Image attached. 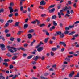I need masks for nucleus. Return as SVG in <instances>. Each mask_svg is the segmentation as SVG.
<instances>
[{
	"label": "nucleus",
	"mask_w": 79,
	"mask_h": 79,
	"mask_svg": "<svg viewBox=\"0 0 79 79\" xmlns=\"http://www.w3.org/2000/svg\"><path fill=\"white\" fill-rule=\"evenodd\" d=\"M68 10V7L65 6V8H64V11H66V10Z\"/></svg>",
	"instance_id": "0e129e2a"
},
{
	"label": "nucleus",
	"mask_w": 79,
	"mask_h": 79,
	"mask_svg": "<svg viewBox=\"0 0 79 79\" xmlns=\"http://www.w3.org/2000/svg\"><path fill=\"white\" fill-rule=\"evenodd\" d=\"M55 29V26H53L50 28V31H52L53 29Z\"/></svg>",
	"instance_id": "dca6fc26"
},
{
	"label": "nucleus",
	"mask_w": 79,
	"mask_h": 79,
	"mask_svg": "<svg viewBox=\"0 0 79 79\" xmlns=\"http://www.w3.org/2000/svg\"><path fill=\"white\" fill-rule=\"evenodd\" d=\"M74 27V25H73L72 26H69V29H71V28H73Z\"/></svg>",
	"instance_id": "bb28decb"
},
{
	"label": "nucleus",
	"mask_w": 79,
	"mask_h": 79,
	"mask_svg": "<svg viewBox=\"0 0 79 79\" xmlns=\"http://www.w3.org/2000/svg\"><path fill=\"white\" fill-rule=\"evenodd\" d=\"M36 42V40H33V41L31 43V46H32L34 43V42Z\"/></svg>",
	"instance_id": "5701e85b"
},
{
	"label": "nucleus",
	"mask_w": 79,
	"mask_h": 79,
	"mask_svg": "<svg viewBox=\"0 0 79 79\" xmlns=\"http://www.w3.org/2000/svg\"><path fill=\"white\" fill-rule=\"evenodd\" d=\"M55 9L53 8L49 10V13H53V12H54V11H55Z\"/></svg>",
	"instance_id": "9b49d317"
},
{
	"label": "nucleus",
	"mask_w": 79,
	"mask_h": 79,
	"mask_svg": "<svg viewBox=\"0 0 79 79\" xmlns=\"http://www.w3.org/2000/svg\"><path fill=\"white\" fill-rule=\"evenodd\" d=\"M75 33L76 32L75 31H72L70 33H69V35H73V34H75Z\"/></svg>",
	"instance_id": "a211bd4d"
},
{
	"label": "nucleus",
	"mask_w": 79,
	"mask_h": 79,
	"mask_svg": "<svg viewBox=\"0 0 79 79\" xmlns=\"http://www.w3.org/2000/svg\"><path fill=\"white\" fill-rule=\"evenodd\" d=\"M14 16H18V13H16L14 14Z\"/></svg>",
	"instance_id": "052dcab7"
},
{
	"label": "nucleus",
	"mask_w": 79,
	"mask_h": 79,
	"mask_svg": "<svg viewBox=\"0 0 79 79\" xmlns=\"http://www.w3.org/2000/svg\"><path fill=\"white\" fill-rule=\"evenodd\" d=\"M43 32H45V33H46L48 32V31H47V30H43Z\"/></svg>",
	"instance_id": "6e6d98bb"
},
{
	"label": "nucleus",
	"mask_w": 79,
	"mask_h": 79,
	"mask_svg": "<svg viewBox=\"0 0 79 79\" xmlns=\"http://www.w3.org/2000/svg\"><path fill=\"white\" fill-rule=\"evenodd\" d=\"M20 10L21 11H23L24 10V9H23V6H21L20 7Z\"/></svg>",
	"instance_id": "a878e982"
},
{
	"label": "nucleus",
	"mask_w": 79,
	"mask_h": 79,
	"mask_svg": "<svg viewBox=\"0 0 79 79\" xmlns=\"http://www.w3.org/2000/svg\"><path fill=\"white\" fill-rule=\"evenodd\" d=\"M10 60L8 59H5L4 60L5 62H8L9 61H10Z\"/></svg>",
	"instance_id": "2f4dec72"
},
{
	"label": "nucleus",
	"mask_w": 79,
	"mask_h": 79,
	"mask_svg": "<svg viewBox=\"0 0 79 79\" xmlns=\"http://www.w3.org/2000/svg\"><path fill=\"white\" fill-rule=\"evenodd\" d=\"M9 66V68L10 69H12V68H14V66H13V65H10Z\"/></svg>",
	"instance_id": "c03bdc74"
},
{
	"label": "nucleus",
	"mask_w": 79,
	"mask_h": 79,
	"mask_svg": "<svg viewBox=\"0 0 79 79\" xmlns=\"http://www.w3.org/2000/svg\"><path fill=\"white\" fill-rule=\"evenodd\" d=\"M19 22H17L15 23V27L16 26H18V25H19Z\"/></svg>",
	"instance_id": "412c9836"
},
{
	"label": "nucleus",
	"mask_w": 79,
	"mask_h": 79,
	"mask_svg": "<svg viewBox=\"0 0 79 79\" xmlns=\"http://www.w3.org/2000/svg\"><path fill=\"white\" fill-rule=\"evenodd\" d=\"M0 79H5V78L3 76L2 73L0 74Z\"/></svg>",
	"instance_id": "f8f14e48"
},
{
	"label": "nucleus",
	"mask_w": 79,
	"mask_h": 79,
	"mask_svg": "<svg viewBox=\"0 0 79 79\" xmlns=\"http://www.w3.org/2000/svg\"><path fill=\"white\" fill-rule=\"evenodd\" d=\"M73 36L74 37H79V35L78 34H75V35H73Z\"/></svg>",
	"instance_id": "49530a36"
},
{
	"label": "nucleus",
	"mask_w": 79,
	"mask_h": 79,
	"mask_svg": "<svg viewBox=\"0 0 79 79\" xmlns=\"http://www.w3.org/2000/svg\"><path fill=\"white\" fill-rule=\"evenodd\" d=\"M9 50L11 53H14V51L13 50H12V49H9Z\"/></svg>",
	"instance_id": "603ef678"
},
{
	"label": "nucleus",
	"mask_w": 79,
	"mask_h": 79,
	"mask_svg": "<svg viewBox=\"0 0 79 79\" xmlns=\"http://www.w3.org/2000/svg\"><path fill=\"white\" fill-rule=\"evenodd\" d=\"M50 71H53V69H52V68H51L49 69Z\"/></svg>",
	"instance_id": "69168bd1"
},
{
	"label": "nucleus",
	"mask_w": 79,
	"mask_h": 79,
	"mask_svg": "<svg viewBox=\"0 0 79 79\" xmlns=\"http://www.w3.org/2000/svg\"><path fill=\"white\" fill-rule=\"evenodd\" d=\"M0 47L2 50H5L6 48H5V45L3 44H1L0 45Z\"/></svg>",
	"instance_id": "f03ea898"
},
{
	"label": "nucleus",
	"mask_w": 79,
	"mask_h": 79,
	"mask_svg": "<svg viewBox=\"0 0 79 79\" xmlns=\"http://www.w3.org/2000/svg\"><path fill=\"white\" fill-rule=\"evenodd\" d=\"M40 78L41 79H48V78H45V77H40Z\"/></svg>",
	"instance_id": "3c124183"
},
{
	"label": "nucleus",
	"mask_w": 79,
	"mask_h": 79,
	"mask_svg": "<svg viewBox=\"0 0 79 79\" xmlns=\"http://www.w3.org/2000/svg\"><path fill=\"white\" fill-rule=\"evenodd\" d=\"M61 4H59L57 5V8L58 9H60V8H61Z\"/></svg>",
	"instance_id": "4be33fe9"
},
{
	"label": "nucleus",
	"mask_w": 79,
	"mask_h": 79,
	"mask_svg": "<svg viewBox=\"0 0 79 79\" xmlns=\"http://www.w3.org/2000/svg\"><path fill=\"white\" fill-rule=\"evenodd\" d=\"M52 51H56V50H57V48H52Z\"/></svg>",
	"instance_id": "cd10ccee"
},
{
	"label": "nucleus",
	"mask_w": 79,
	"mask_h": 79,
	"mask_svg": "<svg viewBox=\"0 0 79 79\" xmlns=\"http://www.w3.org/2000/svg\"><path fill=\"white\" fill-rule=\"evenodd\" d=\"M9 26V23H6L4 26V27H8Z\"/></svg>",
	"instance_id": "f704fd0d"
},
{
	"label": "nucleus",
	"mask_w": 79,
	"mask_h": 79,
	"mask_svg": "<svg viewBox=\"0 0 79 79\" xmlns=\"http://www.w3.org/2000/svg\"><path fill=\"white\" fill-rule=\"evenodd\" d=\"M34 29H31L29 30V32H30V33H31L32 32H34Z\"/></svg>",
	"instance_id": "e433bc0d"
},
{
	"label": "nucleus",
	"mask_w": 79,
	"mask_h": 79,
	"mask_svg": "<svg viewBox=\"0 0 79 79\" xmlns=\"http://www.w3.org/2000/svg\"><path fill=\"white\" fill-rule=\"evenodd\" d=\"M20 50H23V51H25V49L24 48L22 47H20Z\"/></svg>",
	"instance_id": "ea45409f"
},
{
	"label": "nucleus",
	"mask_w": 79,
	"mask_h": 79,
	"mask_svg": "<svg viewBox=\"0 0 79 79\" xmlns=\"http://www.w3.org/2000/svg\"><path fill=\"white\" fill-rule=\"evenodd\" d=\"M18 75H15L14 76L12 79H16V77H18Z\"/></svg>",
	"instance_id": "c756f323"
},
{
	"label": "nucleus",
	"mask_w": 79,
	"mask_h": 79,
	"mask_svg": "<svg viewBox=\"0 0 79 79\" xmlns=\"http://www.w3.org/2000/svg\"><path fill=\"white\" fill-rule=\"evenodd\" d=\"M58 17L59 18H61V15L62 16H64V13H60L58 12Z\"/></svg>",
	"instance_id": "7ed1b4c3"
},
{
	"label": "nucleus",
	"mask_w": 79,
	"mask_h": 79,
	"mask_svg": "<svg viewBox=\"0 0 79 79\" xmlns=\"http://www.w3.org/2000/svg\"><path fill=\"white\" fill-rule=\"evenodd\" d=\"M18 11V10L16 9H15L14 10V12H15V13H17Z\"/></svg>",
	"instance_id": "a18cd8bd"
},
{
	"label": "nucleus",
	"mask_w": 79,
	"mask_h": 79,
	"mask_svg": "<svg viewBox=\"0 0 79 79\" xmlns=\"http://www.w3.org/2000/svg\"><path fill=\"white\" fill-rule=\"evenodd\" d=\"M32 56H33V55H31L30 56H29L27 57V59H29V60L31 59V58H32Z\"/></svg>",
	"instance_id": "b1692460"
},
{
	"label": "nucleus",
	"mask_w": 79,
	"mask_h": 79,
	"mask_svg": "<svg viewBox=\"0 0 79 79\" xmlns=\"http://www.w3.org/2000/svg\"><path fill=\"white\" fill-rule=\"evenodd\" d=\"M33 60L35 61H37L38 60V56H35L33 58Z\"/></svg>",
	"instance_id": "ddd939ff"
},
{
	"label": "nucleus",
	"mask_w": 79,
	"mask_h": 79,
	"mask_svg": "<svg viewBox=\"0 0 79 79\" xmlns=\"http://www.w3.org/2000/svg\"><path fill=\"white\" fill-rule=\"evenodd\" d=\"M44 49V47H39L37 49V51L39 52H40Z\"/></svg>",
	"instance_id": "423d86ee"
},
{
	"label": "nucleus",
	"mask_w": 79,
	"mask_h": 79,
	"mask_svg": "<svg viewBox=\"0 0 79 79\" xmlns=\"http://www.w3.org/2000/svg\"><path fill=\"white\" fill-rule=\"evenodd\" d=\"M22 32H23V31H18V33H17V35H21V34Z\"/></svg>",
	"instance_id": "58836bf2"
},
{
	"label": "nucleus",
	"mask_w": 79,
	"mask_h": 79,
	"mask_svg": "<svg viewBox=\"0 0 79 79\" xmlns=\"http://www.w3.org/2000/svg\"><path fill=\"white\" fill-rule=\"evenodd\" d=\"M4 21V20L3 19H0V22L1 23H3Z\"/></svg>",
	"instance_id": "bf43d9fd"
},
{
	"label": "nucleus",
	"mask_w": 79,
	"mask_h": 79,
	"mask_svg": "<svg viewBox=\"0 0 79 79\" xmlns=\"http://www.w3.org/2000/svg\"><path fill=\"white\" fill-rule=\"evenodd\" d=\"M45 4H46V2L44 1H41L40 3V5H45Z\"/></svg>",
	"instance_id": "0eeeda50"
},
{
	"label": "nucleus",
	"mask_w": 79,
	"mask_h": 79,
	"mask_svg": "<svg viewBox=\"0 0 79 79\" xmlns=\"http://www.w3.org/2000/svg\"><path fill=\"white\" fill-rule=\"evenodd\" d=\"M7 55L9 57H11V56H12V55L10 54L9 53H8L7 54Z\"/></svg>",
	"instance_id": "4d7b16f0"
},
{
	"label": "nucleus",
	"mask_w": 79,
	"mask_h": 79,
	"mask_svg": "<svg viewBox=\"0 0 79 79\" xmlns=\"http://www.w3.org/2000/svg\"><path fill=\"white\" fill-rule=\"evenodd\" d=\"M13 20H9L8 21H7V23H13Z\"/></svg>",
	"instance_id": "4c0bfd02"
},
{
	"label": "nucleus",
	"mask_w": 79,
	"mask_h": 79,
	"mask_svg": "<svg viewBox=\"0 0 79 79\" xmlns=\"http://www.w3.org/2000/svg\"><path fill=\"white\" fill-rule=\"evenodd\" d=\"M13 16V14L11 13L9 15V17L10 18H11L12 17V16Z\"/></svg>",
	"instance_id": "c9c22d12"
},
{
	"label": "nucleus",
	"mask_w": 79,
	"mask_h": 79,
	"mask_svg": "<svg viewBox=\"0 0 79 79\" xmlns=\"http://www.w3.org/2000/svg\"><path fill=\"white\" fill-rule=\"evenodd\" d=\"M53 25H54V26H57V23H56V21H53Z\"/></svg>",
	"instance_id": "2eb2a0df"
},
{
	"label": "nucleus",
	"mask_w": 79,
	"mask_h": 79,
	"mask_svg": "<svg viewBox=\"0 0 79 79\" xmlns=\"http://www.w3.org/2000/svg\"><path fill=\"white\" fill-rule=\"evenodd\" d=\"M41 60H42V61L44 60H45V56H42V58H41Z\"/></svg>",
	"instance_id": "09e8293b"
},
{
	"label": "nucleus",
	"mask_w": 79,
	"mask_h": 79,
	"mask_svg": "<svg viewBox=\"0 0 79 79\" xmlns=\"http://www.w3.org/2000/svg\"><path fill=\"white\" fill-rule=\"evenodd\" d=\"M73 55H68L67 56V57H66L65 58V60H66L67 61H69V62H70V58H72V57H73Z\"/></svg>",
	"instance_id": "f257e3e1"
},
{
	"label": "nucleus",
	"mask_w": 79,
	"mask_h": 79,
	"mask_svg": "<svg viewBox=\"0 0 79 79\" xmlns=\"http://www.w3.org/2000/svg\"><path fill=\"white\" fill-rule=\"evenodd\" d=\"M10 39L11 41L13 42V41H14V40H15V38L13 37H11L10 38Z\"/></svg>",
	"instance_id": "c85d7f7f"
},
{
	"label": "nucleus",
	"mask_w": 79,
	"mask_h": 79,
	"mask_svg": "<svg viewBox=\"0 0 79 79\" xmlns=\"http://www.w3.org/2000/svg\"><path fill=\"white\" fill-rule=\"evenodd\" d=\"M56 33L57 35H61L62 34L61 32L60 31H57Z\"/></svg>",
	"instance_id": "393cba45"
},
{
	"label": "nucleus",
	"mask_w": 79,
	"mask_h": 79,
	"mask_svg": "<svg viewBox=\"0 0 79 79\" xmlns=\"http://www.w3.org/2000/svg\"><path fill=\"white\" fill-rule=\"evenodd\" d=\"M11 35L10 34H8L6 35V36L7 37H10Z\"/></svg>",
	"instance_id": "5fc2aeb1"
},
{
	"label": "nucleus",
	"mask_w": 79,
	"mask_h": 79,
	"mask_svg": "<svg viewBox=\"0 0 79 79\" xmlns=\"http://www.w3.org/2000/svg\"><path fill=\"white\" fill-rule=\"evenodd\" d=\"M55 6V5H51L49 7V8H53Z\"/></svg>",
	"instance_id": "37998d69"
},
{
	"label": "nucleus",
	"mask_w": 79,
	"mask_h": 79,
	"mask_svg": "<svg viewBox=\"0 0 79 79\" xmlns=\"http://www.w3.org/2000/svg\"><path fill=\"white\" fill-rule=\"evenodd\" d=\"M9 10H10V13H13V12L14 11V10L13 9L12 7H9Z\"/></svg>",
	"instance_id": "9d476101"
},
{
	"label": "nucleus",
	"mask_w": 79,
	"mask_h": 79,
	"mask_svg": "<svg viewBox=\"0 0 79 79\" xmlns=\"http://www.w3.org/2000/svg\"><path fill=\"white\" fill-rule=\"evenodd\" d=\"M74 71H73L71 72L70 73L69 75V77H73V76L74 74Z\"/></svg>",
	"instance_id": "39448f33"
},
{
	"label": "nucleus",
	"mask_w": 79,
	"mask_h": 79,
	"mask_svg": "<svg viewBox=\"0 0 79 79\" xmlns=\"http://www.w3.org/2000/svg\"><path fill=\"white\" fill-rule=\"evenodd\" d=\"M14 5H15L13 2H11L10 3V6L11 7V6H14Z\"/></svg>",
	"instance_id": "7c9ffc66"
},
{
	"label": "nucleus",
	"mask_w": 79,
	"mask_h": 79,
	"mask_svg": "<svg viewBox=\"0 0 79 79\" xmlns=\"http://www.w3.org/2000/svg\"><path fill=\"white\" fill-rule=\"evenodd\" d=\"M52 19H55V18H56V15H53L52 17Z\"/></svg>",
	"instance_id": "473e14b6"
},
{
	"label": "nucleus",
	"mask_w": 79,
	"mask_h": 79,
	"mask_svg": "<svg viewBox=\"0 0 79 79\" xmlns=\"http://www.w3.org/2000/svg\"><path fill=\"white\" fill-rule=\"evenodd\" d=\"M10 31L9 30H8L7 29H6L5 30L4 32L6 33H8V32H9Z\"/></svg>",
	"instance_id": "de8ad7c7"
},
{
	"label": "nucleus",
	"mask_w": 79,
	"mask_h": 79,
	"mask_svg": "<svg viewBox=\"0 0 79 79\" xmlns=\"http://www.w3.org/2000/svg\"><path fill=\"white\" fill-rule=\"evenodd\" d=\"M36 21L37 22L38 24H40V22L39 21L37 20H36Z\"/></svg>",
	"instance_id": "774afa93"
},
{
	"label": "nucleus",
	"mask_w": 79,
	"mask_h": 79,
	"mask_svg": "<svg viewBox=\"0 0 79 79\" xmlns=\"http://www.w3.org/2000/svg\"><path fill=\"white\" fill-rule=\"evenodd\" d=\"M28 37L29 39H31V38H32V35L31 34H28Z\"/></svg>",
	"instance_id": "aec40b11"
},
{
	"label": "nucleus",
	"mask_w": 79,
	"mask_h": 79,
	"mask_svg": "<svg viewBox=\"0 0 79 79\" xmlns=\"http://www.w3.org/2000/svg\"><path fill=\"white\" fill-rule=\"evenodd\" d=\"M3 65H5V66H8V64L7 63H3Z\"/></svg>",
	"instance_id": "864d4df0"
},
{
	"label": "nucleus",
	"mask_w": 79,
	"mask_h": 79,
	"mask_svg": "<svg viewBox=\"0 0 79 79\" xmlns=\"http://www.w3.org/2000/svg\"><path fill=\"white\" fill-rule=\"evenodd\" d=\"M65 30H66V31H68L69 30V27H65Z\"/></svg>",
	"instance_id": "79ce46f5"
},
{
	"label": "nucleus",
	"mask_w": 79,
	"mask_h": 79,
	"mask_svg": "<svg viewBox=\"0 0 79 79\" xmlns=\"http://www.w3.org/2000/svg\"><path fill=\"white\" fill-rule=\"evenodd\" d=\"M28 24H25L24 25V28L26 29V28H27L28 27Z\"/></svg>",
	"instance_id": "f3484780"
},
{
	"label": "nucleus",
	"mask_w": 79,
	"mask_h": 79,
	"mask_svg": "<svg viewBox=\"0 0 79 79\" xmlns=\"http://www.w3.org/2000/svg\"><path fill=\"white\" fill-rule=\"evenodd\" d=\"M48 39H49V38H46L44 41L45 43H47V42H48Z\"/></svg>",
	"instance_id": "6ab92c4d"
},
{
	"label": "nucleus",
	"mask_w": 79,
	"mask_h": 79,
	"mask_svg": "<svg viewBox=\"0 0 79 79\" xmlns=\"http://www.w3.org/2000/svg\"><path fill=\"white\" fill-rule=\"evenodd\" d=\"M43 44H44V43H42V42L40 41V42L39 44H38V45H37L36 47V48H39V47H40V46L41 45H43Z\"/></svg>",
	"instance_id": "6e6552de"
},
{
	"label": "nucleus",
	"mask_w": 79,
	"mask_h": 79,
	"mask_svg": "<svg viewBox=\"0 0 79 79\" xmlns=\"http://www.w3.org/2000/svg\"><path fill=\"white\" fill-rule=\"evenodd\" d=\"M17 40L19 42L21 41V39L20 38H17Z\"/></svg>",
	"instance_id": "680f3d73"
},
{
	"label": "nucleus",
	"mask_w": 79,
	"mask_h": 79,
	"mask_svg": "<svg viewBox=\"0 0 79 79\" xmlns=\"http://www.w3.org/2000/svg\"><path fill=\"white\" fill-rule=\"evenodd\" d=\"M45 25L44 24H41V25L40 26V27H42V26H45Z\"/></svg>",
	"instance_id": "338daca9"
},
{
	"label": "nucleus",
	"mask_w": 79,
	"mask_h": 79,
	"mask_svg": "<svg viewBox=\"0 0 79 79\" xmlns=\"http://www.w3.org/2000/svg\"><path fill=\"white\" fill-rule=\"evenodd\" d=\"M51 54L52 56H53L54 55H55V53H54L53 52H51Z\"/></svg>",
	"instance_id": "e2e57ef3"
},
{
	"label": "nucleus",
	"mask_w": 79,
	"mask_h": 79,
	"mask_svg": "<svg viewBox=\"0 0 79 79\" xmlns=\"http://www.w3.org/2000/svg\"><path fill=\"white\" fill-rule=\"evenodd\" d=\"M59 44L60 45H63L64 47H66V44H65V43H64V42H60L59 43Z\"/></svg>",
	"instance_id": "1a4fd4ad"
},
{
	"label": "nucleus",
	"mask_w": 79,
	"mask_h": 79,
	"mask_svg": "<svg viewBox=\"0 0 79 79\" xmlns=\"http://www.w3.org/2000/svg\"><path fill=\"white\" fill-rule=\"evenodd\" d=\"M46 21H47V22H49L50 21V18H48L46 19Z\"/></svg>",
	"instance_id": "8fccbe9b"
},
{
	"label": "nucleus",
	"mask_w": 79,
	"mask_h": 79,
	"mask_svg": "<svg viewBox=\"0 0 79 79\" xmlns=\"http://www.w3.org/2000/svg\"><path fill=\"white\" fill-rule=\"evenodd\" d=\"M31 24H36V21H34L31 22Z\"/></svg>",
	"instance_id": "13d9d810"
},
{
	"label": "nucleus",
	"mask_w": 79,
	"mask_h": 79,
	"mask_svg": "<svg viewBox=\"0 0 79 79\" xmlns=\"http://www.w3.org/2000/svg\"><path fill=\"white\" fill-rule=\"evenodd\" d=\"M69 31H65L64 32V34H69Z\"/></svg>",
	"instance_id": "a19ab883"
},
{
	"label": "nucleus",
	"mask_w": 79,
	"mask_h": 79,
	"mask_svg": "<svg viewBox=\"0 0 79 79\" xmlns=\"http://www.w3.org/2000/svg\"><path fill=\"white\" fill-rule=\"evenodd\" d=\"M64 33H62L60 35V37L61 39H63V37H64Z\"/></svg>",
	"instance_id": "4468645a"
},
{
	"label": "nucleus",
	"mask_w": 79,
	"mask_h": 79,
	"mask_svg": "<svg viewBox=\"0 0 79 79\" xmlns=\"http://www.w3.org/2000/svg\"><path fill=\"white\" fill-rule=\"evenodd\" d=\"M7 48H11V49H12L13 50H14L15 52H16L17 51V49L16 48H14V47H10V46H8L7 47Z\"/></svg>",
	"instance_id": "20e7f679"
},
{
	"label": "nucleus",
	"mask_w": 79,
	"mask_h": 79,
	"mask_svg": "<svg viewBox=\"0 0 79 79\" xmlns=\"http://www.w3.org/2000/svg\"><path fill=\"white\" fill-rule=\"evenodd\" d=\"M17 58V56H13L12 58V60H15V59H16V58Z\"/></svg>",
	"instance_id": "72a5a7b5"
}]
</instances>
